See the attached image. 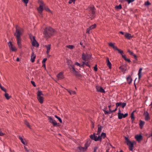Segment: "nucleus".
<instances>
[{
  "instance_id": "bf43d9fd",
  "label": "nucleus",
  "mask_w": 152,
  "mask_h": 152,
  "mask_svg": "<svg viewBox=\"0 0 152 152\" xmlns=\"http://www.w3.org/2000/svg\"><path fill=\"white\" fill-rule=\"evenodd\" d=\"M31 83L34 86V87H35L36 86V85L35 84V82H34V81H31Z\"/></svg>"
},
{
  "instance_id": "a878e982",
  "label": "nucleus",
  "mask_w": 152,
  "mask_h": 152,
  "mask_svg": "<svg viewBox=\"0 0 152 152\" xmlns=\"http://www.w3.org/2000/svg\"><path fill=\"white\" fill-rule=\"evenodd\" d=\"M142 68H140L139 69V70L138 73V76L139 79L140 80L141 77V76L142 75Z\"/></svg>"
},
{
  "instance_id": "69168bd1",
  "label": "nucleus",
  "mask_w": 152,
  "mask_h": 152,
  "mask_svg": "<svg viewBox=\"0 0 152 152\" xmlns=\"http://www.w3.org/2000/svg\"><path fill=\"white\" fill-rule=\"evenodd\" d=\"M72 67L73 71H74V72H76V70L75 69V67H74V66H72Z\"/></svg>"
},
{
  "instance_id": "c85d7f7f",
  "label": "nucleus",
  "mask_w": 152,
  "mask_h": 152,
  "mask_svg": "<svg viewBox=\"0 0 152 152\" xmlns=\"http://www.w3.org/2000/svg\"><path fill=\"white\" fill-rule=\"evenodd\" d=\"M108 45L110 47H112L115 50H116L118 48L116 46L114 45V44L111 42L109 43Z\"/></svg>"
},
{
  "instance_id": "4be33fe9",
  "label": "nucleus",
  "mask_w": 152,
  "mask_h": 152,
  "mask_svg": "<svg viewBox=\"0 0 152 152\" xmlns=\"http://www.w3.org/2000/svg\"><path fill=\"white\" fill-rule=\"evenodd\" d=\"M106 62L107 63V66L109 67V68L110 69L111 68V64L109 61V58L108 57L106 58Z\"/></svg>"
},
{
  "instance_id": "72a5a7b5",
  "label": "nucleus",
  "mask_w": 152,
  "mask_h": 152,
  "mask_svg": "<svg viewBox=\"0 0 152 152\" xmlns=\"http://www.w3.org/2000/svg\"><path fill=\"white\" fill-rule=\"evenodd\" d=\"M134 112L135 111H133L131 114V118L132 121H134L135 119L134 114Z\"/></svg>"
},
{
  "instance_id": "c9c22d12",
  "label": "nucleus",
  "mask_w": 152,
  "mask_h": 152,
  "mask_svg": "<svg viewBox=\"0 0 152 152\" xmlns=\"http://www.w3.org/2000/svg\"><path fill=\"white\" fill-rule=\"evenodd\" d=\"M4 96L6 99L7 100H9L11 96H10L9 94L7 93H5L4 94Z\"/></svg>"
},
{
  "instance_id": "2eb2a0df",
  "label": "nucleus",
  "mask_w": 152,
  "mask_h": 152,
  "mask_svg": "<svg viewBox=\"0 0 152 152\" xmlns=\"http://www.w3.org/2000/svg\"><path fill=\"white\" fill-rule=\"evenodd\" d=\"M57 77L58 80H61L64 78L63 73L62 72H60L57 75Z\"/></svg>"
},
{
  "instance_id": "774afa93",
  "label": "nucleus",
  "mask_w": 152,
  "mask_h": 152,
  "mask_svg": "<svg viewBox=\"0 0 152 152\" xmlns=\"http://www.w3.org/2000/svg\"><path fill=\"white\" fill-rule=\"evenodd\" d=\"M24 148L26 151L27 152H28L29 151V150L27 149V148L26 147L24 146Z\"/></svg>"
},
{
  "instance_id": "4d7b16f0",
  "label": "nucleus",
  "mask_w": 152,
  "mask_h": 152,
  "mask_svg": "<svg viewBox=\"0 0 152 152\" xmlns=\"http://www.w3.org/2000/svg\"><path fill=\"white\" fill-rule=\"evenodd\" d=\"M23 1L26 4H27L28 2V0H23Z\"/></svg>"
},
{
  "instance_id": "20e7f679",
  "label": "nucleus",
  "mask_w": 152,
  "mask_h": 152,
  "mask_svg": "<svg viewBox=\"0 0 152 152\" xmlns=\"http://www.w3.org/2000/svg\"><path fill=\"white\" fill-rule=\"evenodd\" d=\"M30 38L31 42V44L33 46L38 47L39 46V44L36 41L35 37L31 34L29 35Z\"/></svg>"
},
{
  "instance_id": "9d476101",
  "label": "nucleus",
  "mask_w": 152,
  "mask_h": 152,
  "mask_svg": "<svg viewBox=\"0 0 152 152\" xmlns=\"http://www.w3.org/2000/svg\"><path fill=\"white\" fill-rule=\"evenodd\" d=\"M48 118L50 123L52 124L54 126H57V124L55 120L53 119L51 116L48 117Z\"/></svg>"
},
{
  "instance_id": "3c124183",
  "label": "nucleus",
  "mask_w": 152,
  "mask_h": 152,
  "mask_svg": "<svg viewBox=\"0 0 152 152\" xmlns=\"http://www.w3.org/2000/svg\"><path fill=\"white\" fill-rule=\"evenodd\" d=\"M76 0H69V1L68 2L70 4L72 2L75 3Z\"/></svg>"
},
{
  "instance_id": "2f4dec72",
  "label": "nucleus",
  "mask_w": 152,
  "mask_h": 152,
  "mask_svg": "<svg viewBox=\"0 0 152 152\" xmlns=\"http://www.w3.org/2000/svg\"><path fill=\"white\" fill-rule=\"evenodd\" d=\"M38 3L39 4V6L41 5L42 6H43L44 7L45 5V4L43 2L42 0H38Z\"/></svg>"
},
{
  "instance_id": "79ce46f5",
  "label": "nucleus",
  "mask_w": 152,
  "mask_h": 152,
  "mask_svg": "<svg viewBox=\"0 0 152 152\" xmlns=\"http://www.w3.org/2000/svg\"><path fill=\"white\" fill-rule=\"evenodd\" d=\"M151 4V3L149 2L148 0H147L144 3V5L145 6L149 5Z\"/></svg>"
},
{
  "instance_id": "338daca9",
  "label": "nucleus",
  "mask_w": 152,
  "mask_h": 152,
  "mask_svg": "<svg viewBox=\"0 0 152 152\" xmlns=\"http://www.w3.org/2000/svg\"><path fill=\"white\" fill-rule=\"evenodd\" d=\"M128 52L130 53L131 55H133V53L131 51L129 50L128 51Z\"/></svg>"
},
{
  "instance_id": "7c9ffc66",
  "label": "nucleus",
  "mask_w": 152,
  "mask_h": 152,
  "mask_svg": "<svg viewBox=\"0 0 152 152\" xmlns=\"http://www.w3.org/2000/svg\"><path fill=\"white\" fill-rule=\"evenodd\" d=\"M67 91L71 95H74L76 94V92L74 91H72L70 90H67Z\"/></svg>"
},
{
  "instance_id": "423d86ee",
  "label": "nucleus",
  "mask_w": 152,
  "mask_h": 152,
  "mask_svg": "<svg viewBox=\"0 0 152 152\" xmlns=\"http://www.w3.org/2000/svg\"><path fill=\"white\" fill-rule=\"evenodd\" d=\"M90 58V55L88 54L87 53H83L82 56V58L85 61L89 60Z\"/></svg>"
},
{
  "instance_id": "4c0bfd02",
  "label": "nucleus",
  "mask_w": 152,
  "mask_h": 152,
  "mask_svg": "<svg viewBox=\"0 0 152 152\" xmlns=\"http://www.w3.org/2000/svg\"><path fill=\"white\" fill-rule=\"evenodd\" d=\"M135 0H122L123 2L126 1L129 4L133 2Z\"/></svg>"
},
{
  "instance_id": "b1692460",
  "label": "nucleus",
  "mask_w": 152,
  "mask_h": 152,
  "mask_svg": "<svg viewBox=\"0 0 152 152\" xmlns=\"http://www.w3.org/2000/svg\"><path fill=\"white\" fill-rule=\"evenodd\" d=\"M43 7H44V6L40 5L39 6V7L37 8V10L38 12L41 15L42 14V12L43 10Z\"/></svg>"
},
{
  "instance_id": "603ef678",
  "label": "nucleus",
  "mask_w": 152,
  "mask_h": 152,
  "mask_svg": "<svg viewBox=\"0 0 152 152\" xmlns=\"http://www.w3.org/2000/svg\"><path fill=\"white\" fill-rule=\"evenodd\" d=\"M91 29L89 27L86 30V33L88 34L90 33V31L91 30Z\"/></svg>"
},
{
  "instance_id": "f257e3e1",
  "label": "nucleus",
  "mask_w": 152,
  "mask_h": 152,
  "mask_svg": "<svg viewBox=\"0 0 152 152\" xmlns=\"http://www.w3.org/2000/svg\"><path fill=\"white\" fill-rule=\"evenodd\" d=\"M54 30L50 27H46L44 30V34L47 37H50L54 34Z\"/></svg>"
},
{
  "instance_id": "de8ad7c7",
  "label": "nucleus",
  "mask_w": 152,
  "mask_h": 152,
  "mask_svg": "<svg viewBox=\"0 0 152 152\" xmlns=\"http://www.w3.org/2000/svg\"><path fill=\"white\" fill-rule=\"evenodd\" d=\"M75 64L77 66H78L79 67H81L83 66V64L81 65L80 63L77 62H76Z\"/></svg>"
},
{
  "instance_id": "6e6d98bb",
  "label": "nucleus",
  "mask_w": 152,
  "mask_h": 152,
  "mask_svg": "<svg viewBox=\"0 0 152 152\" xmlns=\"http://www.w3.org/2000/svg\"><path fill=\"white\" fill-rule=\"evenodd\" d=\"M98 148L97 146H96L94 148V152H96Z\"/></svg>"
},
{
  "instance_id": "7ed1b4c3",
  "label": "nucleus",
  "mask_w": 152,
  "mask_h": 152,
  "mask_svg": "<svg viewBox=\"0 0 152 152\" xmlns=\"http://www.w3.org/2000/svg\"><path fill=\"white\" fill-rule=\"evenodd\" d=\"M24 32L23 29L21 28H16V32L14 34V35L15 36L16 38H21L20 36L22 35Z\"/></svg>"
},
{
  "instance_id": "c03bdc74",
  "label": "nucleus",
  "mask_w": 152,
  "mask_h": 152,
  "mask_svg": "<svg viewBox=\"0 0 152 152\" xmlns=\"http://www.w3.org/2000/svg\"><path fill=\"white\" fill-rule=\"evenodd\" d=\"M85 147H84V148L86 150L88 148L89 146V145H88V142H86L85 144Z\"/></svg>"
},
{
  "instance_id": "6e6552de",
  "label": "nucleus",
  "mask_w": 152,
  "mask_h": 152,
  "mask_svg": "<svg viewBox=\"0 0 152 152\" xmlns=\"http://www.w3.org/2000/svg\"><path fill=\"white\" fill-rule=\"evenodd\" d=\"M8 44L10 49L12 51L15 52L17 51V49L15 46L13 45L11 42H9L8 43Z\"/></svg>"
},
{
  "instance_id": "bb28decb",
  "label": "nucleus",
  "mask_w": 152,
  "mask_h": 152,
  "mask_svg": "<svg viewBox=\"0 0 152 152\" xmlns=\"http://www.w3.org/2000/svg\"><path fill=\"white\" fill-rule=\"evenodd\" d=\"M106 134L104 132H102L101 135H100V138H101V141L102 140V138L104 139L106 137Z\"/></svg>"
},
{
  "instance_id": "412c9836",
  "label": "nucleus",
  "mask_w": 152,
  "mask_h": 152,
  "mask_svg": "<svg viewBox=\"0 0 152 152\" xmlns=\"http://www.w3.org/2000/svg\"><path fill=\"white\" fill-rule=\"evenodd\" d=\"M36 57V56L34 54L33 52L32 53V54L31 56V61L32 63L34 62L35 61V59Z\"/></svg>"
},
{
  "instance_id": "052dcab7",
  "label": "nucleus",
  "mask_w": 152,
  "mask_h": 152,
  "mask_svg": "<svg viewBox=\"0 0 152 152\" xmlns=\"http://www.w3.org/2000/svg\"><path fill=\"white\" fill-rule=\"evenodd\" d=\"M47 60V58H44L42 61V64L45 63L46 61Z\"/></svg>"
},
{
  "instance_id": "a18cd8bd",
  "label": "nucleus",
  "mask_w": 152,
  "mask_h": 152,
  "mask_svg": "<svg viewBox=\"0 0 152 152\" xmlns=\"http://www.w3.org/2000/svg\"><path fill=\"white\" fill-rule=\"evenodd\" d=\"M121 102H117L116 103V106L118 107L119 106H121Z\"/></svg>"
},
{
  "instance_id": "ddd939ff",
  "label": "nucleus",
  "mask_w": 152,
  "mask_h": 152,
  "mask_svg": "<svg viewBox=\"0 0 152 152\" xmlns=\"http://www.w3.org/2000/svg\"><path fill=\"white\" fill-rule=\"evenodd\" d=\"M87 9L92 15V16L94 15L95 12V8L93 6L89 7Z\"/></svg>"
},
{
  "instance_id": "13d9d810",
  "label": "nucleus",
  "mask_w": 152,
  "mask_h": 152,
  "mask_svg": "<svg viewBox=\"0 0 152 152\" xmlns=\"http://www.w3.org/2000/svg\"><path fill=\"white\" fill-rule=\"evenodd\" d=\"M124 60L126 61H128L129 63H130L131 61L129 59H127V58H125V59H124Z\"/></svg>"
},
{
  "instance_id": "9b49d317",
  "label": "nucleus",
  "mask_w": 152,
  "mask_h": 152,
  "mask_svg": "<svg viewBox=\"0 0 152 152\" xmlns=\"http://www.w3.org/2000/svg\"><path fill=\"white\" fill-rule=\"evenodd\" d=\"M143 115L145 117V120L146 121H148L150 119V115L147 111L145 112Z\"/></svg>"
},
{
  "instance_id": "cd10ccee",
  "label": "nucleus",
  "mask_w": 152,
  "mask_h": 152,
  "mask_svg": "<svg viewBox=\"0 0 152 152\" xmlns=\"http://www.w3.org/2000/svg\"><path fill=\"white\" fill-rule=\"evenodd\" d=\"M145 124V122L142 120L140 121V123H139V126L140 129H142Z\"/></svg>"
},
{
  "instance_id": "f03ea898",
  "label": "nucleus",
  "mask_w": 152,
  "mask_h": 152,
  "mask_svg": "<svg viewBox=\"0 0 152 152\" xmlns=\"http://www.w3.org/2000/svg\"><path fill=\"white\" fill-rule=\"evenodd\" d=\"M125 142L129 146V150L133 151L134 146L136 144V142L134 141L131 142L128 137H125Z\"/></svg>"
},
{
  "instance_id": "6ab92c4d",
  "label": "nucleus",
  "mask_w": 152,
  "mask_h": 152,
  "mask_svg": "<svg viewBox=\"0 0 152 152\" xmlns=\"http://www.w3.org/2000/svg\"><path fill=\"white\" fill-rule=\"evenodd\" d=\"M133 36L128 33H126L124 35V37L128 39H130L131 38L133 37Z\"/></svg>"
},
{
  "instance_id": "58836bf2",
  "label": "nucleus",
  "mask_w": 152,
  "mask_h": 152,
  "mask_svg": "<svg viewBox=\"0 0 152 152\" xmlns=\"http://www.w3.org/2000/svg\"><path fill=\"white\" fill-rule=\"evenodd\" d=\"M24 123L25 124H26L29 128L31 129V126L28 122L26 121H24Z\"/></svg>"
},
{
  "instance_id": "09e8293b",
  "label": "nucleus",
  "mask_w": 152,
  "mask_h": 152,
  "mask_svg": "<svg viewBox=\"0 0 152 152\" xmlns=\"http://www.w3.org/2000/svg\"><path fill=\"white\" fill-rule=\"evenodd\" d=\"M126 105V103L124 102H123L121 103V107L122 108H124Z\"/></svg>"
},
{
  "instance_id": "8fccbe9b",
  "label": "nucleus",
  "mask_w": 152,
  "mask_h": 152,
  "mask_svg": "<svg viewBox=\"0 0 152 152\" xmlns=\"http://www.w3.org/2000/svg\"><path fill=\"white\" fill-rule=\"evenodd\" d=\"M3 91H4L5 92H7V90L3 86L1 87V88H0Z\"/></svg>"
},
{
  "instance_id": "393cba45",
  "label": "nucleus",
  "mask_w": 152,
  "mask_h": 152,
  "mask_svg": "<svg viewBox=\"0 0 152 152\" xmlns=\"http://www.w3.org/2000/svg\"><path fill=\"white\" fill-rule=\"evenodd\" d=\"M45 47L47 48V54H48L50 51V47L51 45L50 44H49L47 45H45Z\"/></svg>"
},
{
  "instance_id": "4468645a",
  "label": "nucleus",
  "mask_w": 152,
  "mask_h": 152,
  "mask_svg": "<svg viewBox=\"0 0 152 152\" xmlns=\"http://www.w3.org/2000/svg\"><path fill=\"white\" fill-rule=\"evenodd\" d=\"M17 41V43L18 45L19 48H22V45L21 44V38H16Z\"/></svg>"
},
{
  "instance_id": "37998d69",
  "label": "nucleus",
  "mask_w": 152,
  "mask_h": 152,
  "mask_svg": "<svg viewBox=\"0 0 152 152\" xmlns=\"http://www.w3.org/2000/svg\"><path fill=\"white\" fill-rule=\"evenodd\" d=\"M116 50H117L119 53H120L121 55H122V54H124L123 51V50H121L118 49H117Z\"/></svg>"
},
{
  "instance_id": "0e129e2a",
  "label": "nucleus",
  "mask_w": 152,
  "mask_h": 152,
  "mask_svg": "<svg viewBox=\"0 0 152 152\" xmlns=\"http://www.w3.org/2000/svg\"><path fill=\"white\" fill-rule=\"evenodd\" d=\"M60 122V123H62V120L60 118V117H59L58 118V119Z\"/></svg>"
},
{
  "instance_id": "0eeeda50",
  "label": "nucleus",
  "mask_w": 152,
  "mask_h": 152,
  "mask_svg": "<svg viewBox=\"0 0 152 152\" xmlns=\"http://www.w3.org/2000/svg\"><path fill=\"white\" fill-rule=\"evenodd\" d=\"M128 115V113H127L124 114L121 113L120 110L119 109V111L118 113V118L119 119H121L123 118H125Z\"/></svg>"
},
{
  "instance_id": "473e14b6",
  "label": "nucleus",
  "mask_w": 152,
  "mask_h": 152,
  "mask_svg": "<svg viewBox=\"0 0 152 152\" xmlns=\"http://www.w3.org/2000/svg\"><path fill=\"white\" fill-rule=\"evenodd\" d=\"M44 9L47 12H50L51 14H52V11L50 10V9L46 5L44 7Z\"/></svg>"
},
{
  "instance_id": "39448f33",
  "label": "nucleus",
  "mask_w": 152,
  "mask_h": 152,
  "mask_svg": "<svg viewBox=\"0 0 152 152\" xmlns=\"http://www.w3.org/2000/svg\"><path fill=\"white\" fill-rule=\"evenodd\" d=\"M43 94L41 91H38L37 92V99L39 102L42 104L43 102L44 98L42 96Z\"/></svg>"
},
{
  "instance_id": "a19ab883",
  "label": "nucleus",
  "mask_w": 152,
  "mask_h": 152,
  "mask_svg": "<svg viewBox=\"0 0 152 152\" xmlns=\"http://www.w3.org/2000/svg\"><path fill=\"white\" fill-rule=\"evenodd\" d=\"M96 24H94L90 26L89 28L91 29V30L95 28L96 27Z\"/></svg>"
},
{
  "instance_id": "864d4df0",
  "label": "nucleus",
  "mask_w": 152,
  "mask_h": 152,
  "mask_svg": "<svg viewBox=\"0 0 152 152\" xmlns=\"http://www.w3.org/2000/svg\"><path fill=\"white\" fill-rule=\"evenodd\" d=\"M94 70L95 71H97L98 69L96 65L94 67Z\"/></svg>"
},
{
  "instance_id": "5fc2aeb1",
  "label": "nucleus",
  "mask_w": 152,
  "mask_h": 152,
  "mask_svg": "<svg viewBox=\"0 0 152 152\" xmlns=\"http://www.w3.org/2000/svg\"><path fill=\"white\" fill-rule=\"evenodd\" d=\"M5 134L4 133H3L1 131H0V136H2L4 135Z\"/></svg>"
},
{
  "instance_id": "f704fd0d",
  "label": "nucleus",
  "mask_w": 152,
  "mask_h": 152,
  "mask_svg": "<svg viewBox=\"0 0 152 152\" xmlns=\"http://www.w3.org/2000/svg\"><path fill=\"white\" fill-rule=\"evenodd\" d=\"M119 68L121 69L123 72H124L126 70V68H124L123 66H120Z\"/></svg>"
},
{
  "instance_id": "f8f14e48",
  "label": "nucleus",
  "mask_w": 152,
  "mask_h": 152,
  "mask_svg": "<svg viewBox=\"0 0 152 152\" xmlns=\"http://www.w3.org/2000/svg\"><path fill=\"white\" fill-rule=\"evenodd\" d=\"M111 107V105H110L108 106V107L109 109V111H108L106 110L107 109V108L106 107L104 108V109H103V110L104 111V113L105 115L110 114L111 113V111L112 110L110 109Z\"/></svg>"
},
{
  "instance_id": "49530a36",
  "label": "nucleus",
  "mask_w": 152,
  "mask_h": 152,
  "mask_svg": "<svg viewBox=\"0 0 152 152\" xmlns=\"http://www.w3.org/2000/svg\"><path fill=\"white\" fill-rule=\"evenodd\" d=\"M66 47L70 49H73L74 48V46L73 45H67L66 46Z\"/></svg>"
},
{
  "instance_id": "dca6fc26",
  "label": "nucleus",
  "mask_w": 152,
  "mask_h": 152,
  "mask_svg": "<svg viewBox=\"0 0 152 152\" xmlns=\"http://www.w3.org/2000/svg\"><path fill=\"white\" fill-rule=\"evenodd\" d=\"M96 88L97 91L99 92L102 93H104L105 92L104 89L102 87L96 86Z\"/></svg>"
},
{
  "instance_id": "e2e57ef3",
  "label": "nucleus",
  "mask_w": 152,
  "mask_h": 152,
  "mask_svg": "<svg viewBox=\"0 0 152 152\" xmlns=\"http://www.w3.org/2000/svg\"><path fill=\"white\" fill-rule=\"evenodd\" d=\"M121 55L122 56V57L124 59H125V58H126V55L125 54H122V55Z\"/></svg>"
},
{
  "instance_id": "e433bc0d",
  "label": "nucleus",
  "mask_w": 152,
  "mask_h": 152,
  "mask_svg": "<svg viewBox=\"0 0 152 152\" xmlns=\"http://www.w3.org/2000/svg\"><path fill=\"white\" fill-rule=\"evenodd\" d=\"M115 8L116 9L120 10L122 8V5H121V4H120L119 5L116 6L115 7Z\"/></svg>"
},
{
  "instance_id": "ea45409f",
  "label": "nucleus",
  "mask_w": 152,
  "mask_h": 152,
  "mask_svg": "<svg viewBox=\"0 0 152 152\" xmlns=\"http://www.w3.org/2000/svg\"><path fill=\"white\" fill-rule=\"evenodd\" d=\"M83 66L84 65H85L89 67H91L90 65L89 64L88 62H85V61H83Z\"/></svg>"
},
{
  "instance_id": "f3484780",
  "label": "nucleus",
  "mask_w": 152,
  "mask_h": 152,
  "mask_svg": "<svg viewBox=\"0 0 152 152\" xmlns=\"http://www.w3.org/2000/svg\"><path fill=\"white\" fill-rule=\"evenodd\" d=\"M18 138L20 140L22 143L25 145H27V142L25 139H23L20 136L18 137Z\"/></svg>"
},
{
  "instance_id": "5701e85b",
  "label": "nucleus",
  "mask_w": 152,
  "mask_h": 152,
  "mask_svg": "<svg viewBox=\"0 0 152 152\" xmlns=\"http://www.w3.org/2000/svg\"><path fill=\"white\" fill-rule=\"evenodd\" d=\"M126 80L129 84H130L131 83L132 81V79L131 77V76L129 75L126 77Z\"/></svg>"
},
{
  "instance_id": "c756f323",
  "label": "nucleus",
  "mask_w": 152,
  "mask_h": 152,
  "mask_svg": "<svg viewBox=\"0 0 152 152\" xmlns=\"http://www.w3.org/2000/svg\"><path fill=\"white\" fill-rule=\"evenodd\" d=\"M102 128V126H99V125H98V129L97 134L98 135L100 134V132H101Z\"/></svg>"
},
{
  "instance_id": "1a4fd4ad",
  "label": "nucleus",
  "mask_w": 152,
  "mask_h": 152,
  "mask_svg": "<svg viewBox=\"0 0 152 152\" xmlns=\"http://www.w3.org/2000/svg\"><path fill=\"white\" fill-rule=\"evenodd\" d=\"M90 138L92 140H94L95 141H101V138H100V135L97 136L94 134H92L90 135Z\"/></svg>"
},
{
  "instance_id": "aec40b11",
  "label": "nucleus",
  "mask_w": 152,
  "mask_h": 152,
  "mask_svg": "<svg viewBox=\"0 0 152 152\" xmlns=\"http://www.w3.org/2000/svg\"><path fill=\"white\" fill-rule=\"evenodd\" d=\"M77 150L79 152H84L86 151L84 147L81 146L78 147L77 148Z\"/></svg>"
},
{
  "instance_id": "a211bd4d",
  "label": "nucleus",
  "mask_w": 152,
  "mask_h": 152,
  "mask_svg": "<svg viewBox=\"0 0 152 152\" xmlns=\"http://www.w3.org/2000/svg\"><path fill=\"white\" fill-rule=\"evenodd\" d=\"M135 138L138 142H140L142 139V136L141 135H135Z\"/></svg>"
},
{
  "instance_id": "680f3d73",
  "label": "nucleus",
  "mask_w": 152,
  "mask_h": 152,
  "mask_svg": "<svg viewBox=\"0 0 152 152\" xmlns=\"http://www.w3.org/2000/svg\"><path fill=\"white\" fill-rule=\"evenodd\" d=\"M117 108H118V107H116V108L115 109H114V110H112V111H111V113H112L113 112H114L116 111L117 110Z\"/></svg>"
}]
</instances>
